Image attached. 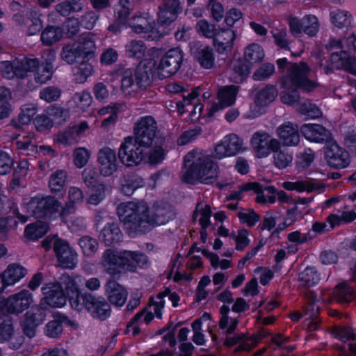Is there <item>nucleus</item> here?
<instances>
[{
	"instance_id": "obj_1",
	"label": "nucleus",
	"mask_w": 356,
	"mask_h": 356,
	"mask_svg": "<svg viewBox=\"0 0 356 356\" xmlns=\"http://www.w3.org/2000/svg\"><path fill=\"white\" fill-rule=\"evenodd\" d=\"M117 215L131 236L146 234L156 226L165 225L176 215L173 207L156 202L149 209L144 202H127L117 207Z\"/></svg>"
},
{
	"instance_id": "obj_2",
	"label": "nucleus",
	"mask_w": 356,
	"mask_h": 356,
	"mask_svg": "<svg viewBox=\"0 0 356 356\" xmlns=\"http://www.w3.org/2000/svg\"><path fill=\"white\" fill-rule=\"evenodd\" d=\"M37 58L27 57L15 58L12 60L0 62V74L8 79L14 78L23 79L28 76V73L37 70L34 78L38 83L42 84L49 81L54 73L53 65L46 61L40 66Z\"/></svg>"
},
{
	"instance_id": "obj_3",
	"label": "nucleus",
	"mask_w": 356,
	"mask_h": 356,
	"mask_svg": "<svg viewBox=\"0 0 356 356\" xmlns=\"http://www.w3.org/2000/svg\"><path fill=\"white\" fill-rule=\"evenodd\" d=\"M186 170L181 179L188 184L197 181L204 184L215 182L218 177V165L208 156L198 152H188L184 156Z\"/></svg>"
},
{
	"instance_id": "obj_4",
	"label": "nucleus",
	"mask_w": 356,
	"mask_h": 356,
	"mask_svg": "<svg viewBox=\"0 0 356 356\" xmlns=\"http://www.w3.org/2000/svg\"><path fill=\"white\" fill-rule=\"evenodd\" d=\"M119 71L122 76L121 90L125 94L131 95L138 89H145L152 83V70L146 63H140L135 70L122 67Z\"/></svg>"
},
{
	"instance_id": "obj_5",
	"label": "nucleus",
	"mask_w": 356,
	"mask_h": 356,
	"mask_svg": "<svg viewBox=\"0 0 356 356\" xmlns=\"http://www.w3.org/2000/svg\"><path fill=\"white\" fill-rule=\"evenodd\" d=\"M311 68L305 62L291 63L286 74L280 78L281 87L291 88L297 87L302 90L310 92L316 88L317 84L309 79Z\"/></svg>"
},
{
	"instance_id": "obj_6",
	"label": "nucleus",
	"mask_w": 356,
	"mask_h": 356,
	"mask_svg": "<svg viewBox=\"0 0 356 356\" xmlns=\"http://www.w3.org/2000/svg\"><path fill=\"white\" fill-rule=\"evenodd\" d=\"M149 147L136 142L132 136L124 138L118 150V157L127 166L137 165L146 159Z\"/></svg>"
},
{
	"instance_id": "obj_7",
	"label": "nucleus",
	"mask_w": 356,
	"mask_h": 356,
	"mask_svg": "<svg viewBox=\"0 0 356 356\" xmlns=\"http://www.w3.org/2000/svg\"><path fill=\"white\" fill-rule=\"evenodd\" d=\"M61 209V202L54 196L38 195L28 203V210L37 219H48Z\"/></svg>"
},
{
	"instance_id": "obj_8",
	"label": "nucleus",
	"mask_w": 356,
	"mask_h": 356,
	"mask_svg": "<svg viewBox=\"0 0 356 356\" xmlns=\"http://www.w3.org/2000/svg\"><path fill=\"white\" fill-rule=\"evenodd\" d=\"M184 60V53L179 48L168 50L161 58L158 67V75L161 79L170 77L180 69Z\"/></svg>"
},
{
	"instance_id": "obj_9",
	"label": "nucleus",
	"mask_w": 356,
	"mask_h": 356,
	"mask_svg": "<svg viewBox=\"0 0 356 356\" xmlns=\"http://www.w3.org/2000/svg\"><path fill=\"white\" fill-rule=\"evenodd\" d=\"M157 133L156 122L153 117L145 116L140 118L134 126V138L136 142L149 147Z\"/></svg>"
},
{
	"instance_id": "obj_10",
	"label": "nucleus",
	"mask_w": 356,
	"mask_h": 356,
	"mask_svg": "<svg viewBox=\"0 0 356 356\" xmlns=\"http://www.w3.org/2000/svg\"><path fill=\"white\" fill-rule=\"evenodd\" d=\"M127 250L115 252L111 249L106 250L102 257L101 264L105 271L111 275H119L120 269L127 270Z\"/></svg>"
},
{
	"instance_id": "obj_11",
	"label": "nucleus",
	"mask_w": 356,
	"mask_h": 356,
	"mask_svg": "<svg viewBox=\"0 0 356 356\" xmlns=\"http://www.w3.org/2000/svg\"><path fill=\"white\" fill-rule=\"evenodd\" d=\"M251 145L257 156L263 158L269 155L271 151L279 149L280 143L266 131H257L252 135Z\"/></svg>"
},
{
	"instance_id": "obj_12",
	"label": "nucleus",
	"mask_w": 356,
	"mask_h": 356,
	"mask_svg": "<svg viewBox=\"0 0 356 356\" xmlns=\"http://www.w3.org/2000/svg\"><path fill=\"white\" fill-rule=\"evenodd\" d=\"M182 12L179 0H163L158 7L157 23L161 26H168L176 21Z\"/></svg>"
},
{
	"instance_id": "obj_13",
	"label": "nucleus",
	"mask_w": 356,
	"mask_h": 356,
	"mask_svg": "<svg viewBox=\"0 0 356 356\" xmlns=\"http://www.w3.org/2000/svg\"><path fill=\"white\" fill-rule=\"evenodd\" d=\"M45 319L44 309L40 305L33 307L28 311L22 321L21 327L24 334L31 339L35 336L37 327Z\"/></svg>"
},
{
	"instance_id": "obj_14",
	"label": "nucleus",
	"mask_w": 356,
	"mask_h": 356,
	"mask_svg": "<svg viewBox=\"0 0 356 356\" xmlns=\"http://www.w3.org/2000/svg\"><path fill=\"white\" fill-rule=\"evenodd\" d=\"M225 336V340L224 345L227 347H232L238 345L234 349V353H238L241 351H249L252 348L255 347L258 343V341L264 338L265 334H259L257 336L248 337L243 333H234L229 334H224Z\"/></svg>"
},
{
	"instance_id": "obj_15",
	"label": "nucleus",
	"mask_w": 356,
	"mask_h": 356,
	"mask_svg": "<svg viewBox=\"0 0 356 356\" xmlns=\"http://www.w3.org/2000/svg\"><path fill=\"white\" fill-rule=\"evenodd\" d=\"M54 252L58 265L63 268L74 269L78 263L77 254L64 240L55 241Z\"/></svg>"
},
{
	"instance_id": "obj_16",
	"label": "nucleus",
	"mask_w": 356,
	"mask_h": 356,
	"mask_svg": "<svg viewBox=\"0 0 356 356\" xmlns=\"http://www.w3.org/2000/svg\"><path fill=\"white\" fill-rule=\"evenodd\" d=\"M40 15L37 10L29 9L26 13L14 15L13 19L19 26L26 27L29 35H33L39 33L42 28Z\"/></svg>"
},
{
	"instance_id": "obj_17",
	"label": "nucleus",
	"mask_w": 356,
	"mask_h": 356,
	"mask_svg": "<svg viewBox=\"0 0 356 356\" xmlns=\"http://www.w3.org/2000/svg\"><path fill=\"white\" fill-rule=\"evenodd\" d=\"M243 150V140L234 134L226 136L215 147L216 156L219 159L236 155Z\"/></svg>"
},
{
	"instance_id": "obj_18",
	"label": "nucleus",
	"mask_w": 356,
	"mask_h": 356,
	"mask_svg": "<svg viewBox=\"0 0 356 356\" xmlns=\"http://www.w3.org/2000/svg\"><path fill=\"white\" fill-rule=\"evenodd\" d=\"M33 302L32 293L29 290L24 289L10 296L6 302V306L10 313L20 314L27 309Z\"/></svg>"
},
{
	"instance_id": "obj_19",
	"label": "nucleus",
	"mask_w": 356,
	"mask_h": 356,
	"mask_svg": "<svg viewBox=\"0 0 356 356\" xmlns=\"http://www.w3.org/2000/svg\"><path fill=\"white\" fill-rule=\"evenodd\" d=\"M237 92L238 88L234 85L220 88L217 93L218 102L211 106L208 115L211 117L217 111L232 106L235 103Z\"/></svg>"
},
{
	"instance_id": "obj_20",
	"label": "nucleus",
	"mask_w": 356,
	"mask_h": 356,
	"mask_svg": "<svg viewBox=\"0 0 356 356\" xmlns=\"http://www.w3.org/2000/svg\"><path fill=\"white\" fill-rule=\"evenodd\" d=\"M128 24L136 33H147V39L150 40H159L166 34L164 31H159L152 25L146 17L142 16L132 17L128 22Z\"/></svg>"
},
{
	"instance_id": "obj_21",
	"label": "nucleus",
	"mask_w": 356,
	"mask_h": 356,
	"mask_svg": "<svg viewBox=\"0 0 356 356\" xmlns=\"http://www.w3.org/2000/svg\"><path fill=\"white\" fill-rule=\"evenodd\" d=\"M97 161L100 173L104 176H111L118 169L116 153L108 147H102L99 150Z\"/></svg>"
},
{
	"instance_id": "obj_22",
	"label": "nucleus",
	"mask_w": 356,
	"mask_h": 356,
	"mask_svg": "<svg viewBox=\"0 0 356 356\" xmlns=\"http://www.w3.org/2000/svg\"><path fill=\"white\" fill-rule=\"evenodd\" d=\"M325 156L328 165L334 168H345L350 164L349 153L333 143L326 148Z\"/></svg>"
},
{
	"instance_id": "obj_23",
	"label": "nucleus",
	"mask_w": 356,
	"mask_h": 356,
	"mask_svg": "<svg viewBox=\"0 0 356 356\" xmlns=\"http://www.w3.org/2000/svg\"><path fill=\"white\" fill-rule=\"evenodd\" d=\"M236 39L235 32L230 29H219L213 39V44L217 52L227 54L231 52Z\"/></svg>"
},
{
	"instance_id": "obj_24",
	"label": "nucleus",
	"mask_w": 356,
	"mask_h": 356,
	"mask_svg": "<svg viewBox=\"0 0 356 356\" xmlns=\"http://www.w3.org/2000/svg\"><path fill=\"white\" fill-rule=\"evenodd\" d=\"M88 129L87 122H81L79 125L68 127L65 131L56 135L55 141L65 146L76 144L81 135Z\"/></svg>"
},
{
	"instance_id": "obj_25",
	"label": "nucleus",
	"mask_w": 356,
	"mask_h": 356,
	"mask_svg": "<svg viewBox=\"0 0 356 356\" xmlns=\"http://www.w3.org/2000/svg\"><path fill=\"white\" fill-rule=\"evenodd\" d=\"M47 303L54 307H60L65 304L66 298L58 283H48L42 288Z\"/></svg>"
},
{
	"instance_id": "obj_26",
	"label": "nucleus",
	"mask_w": 356,
	"mask_h": 356,
	"mask_svg": "<svg viewBox=\"0 0 356 356\" xmlns=\"http://www.w3.org/2000/svg\"><path fill=\"white\" fill-rule=\"evenodd\" d=\"M277 132L285 146H296L300 142V134L296 124L285 122L277 129Z\"/></svg>"
},
{
	"instance_id": "obj_27",
	"label": "nucleus",
	"mask_w": 356,
	"mask_h": 356,
	"mask_svg": "<svg viewBox=\"0 0 356 356\" xmlns=\"http://www.w3.org/2000/svg\"><path fill=\"white\" fill-rule=\"evenodd\" d=\"M106 293L109 302L117 307L122 306L127 298V291L113 279H109L106 284Z\"/></svg>"
},
{
	"instance_id": "obj_28",
	"label": "nucleus",
	"mask_w": 356,
	"mask_h": 356,
	"mask_svg": "<svg viewBox=\"0 0 356 356\" xmlns=\"http://www.w3.org/2000/svg\"><path fill=\"white\" fill-rule=\"evenodd\" d=\"M300 131L307 140L320 143L327 141L330 136L328 130L317 124H305L300 127Z\"/></svg>"
},
{
	"instance_id": "obj_29",
	"label": "nucleus",
	"mask_w": 356,
	"mask_h": 356,
	"mask_svg": "<svg viewBox=\"0 0 356 356\" xmlns=\"http://www.w3.org/2000/svg\"><path fill=\"white\" fill-rule=\"evenodd\" d=\"M165 88L170 93H182L183 100L179 101L177 103L178 111L181 113L185 111V105H190L191 101L199 95L197 89H193L191 92H189L181 85L175 82L167 84Z\"/></svg>"
},
{
	"instance_id": "obj_30",
	"label": "nucleus",
	"mask_w": 356,
	"mask_h": 356,
	"mask_svg": "<svg viewBox=\"0 0 356 356\" xmlns=\"http://www.w3.org/2000/svg\"><path fill=\"white\" fill-rule=\"evenodd\" d=\"M191 51L195 58L202 67L206 69L213 67L214 64V55L211 47L195 44L191 49Z\"/></svg>"
},
{
	"instance_id": "obj_31",
	"label": "nucleus",
	"mask_w": 356,
	"mask_h": 356,
	"mask_svg": "<svg viewBox=\"0 0 356 356\" xmlns=\"http://www.w3.org/2000/svg\"><path fill=\"white\" fill-rule=\"evenodd\" d=\"M99 238L107 246L114 245L122 241V233L117 224H108L101 231Z\"/></svg>"
},
{
	"instance_id": "obj_32",
	"label": "nucleus",
	"mask_w": 356,
	"mask_h": 356,
	"mask_svg": "<svg viewBox=\"0 0 356 356\" xmlns=\"http://www.w3.org/2000/svg\"><path fill=\"white\" fill-rule=\"evenodd\" d=\"M88 311L94 318L101 321L106 319L111 314L109 304L103 298H96L93 296Z\"/></svg>"
},
{
	"instance_id": "obj_33",
	"label": "nucleus",
	"mask_w": 356,
	"mask_h": 356,
	"mask_svg": "<svg viewBox=\"0 0 356 356\" xmlns=\"http://www.w3.org/2000/svg\"><path fill=\"white\" fill-rule=\"evenodd\" d=\"M145 186L144 179L136 175H127L120 179V190L125 195H131L136 190Z\"/></svg>"
},
{
	"instance_id": "obj_34",
	"label": "nucleus",
	"mask_w": 356,
	"mask_h": 356,
	"mask_svg": "<svg viewBox=\"0 0 356 356\" xmlns=\"http://www.w3.org/2000/svg\"><path fill=\"white\" fill-rule=\"evenodd\" d=\"M229 306L225 305L220 309L221 316L219 321V327L222 330L223 334L234 333L238 324L237 318L229 316Z\"/></svg>"
},
{
	"instance_id": "obj_35",
	"label": "nucleus",
	"mask_w": 356,
	"mask_h": 356,
	"mask_svg": "<svg viewBox=\"0 0 356 356\" xmlns=\"http://www.w3.org/2000/svg\"><path fill=\"white\" fill-rule=\"evenodd\" d=\"M67 174L63 170H57L53 172L49 179V187L51 193L63 195V191L66 184Z\"/></svg>"
},
{
	"instance_id": "obj_36",
	"label": "nucleus",
	"mask_w": 356,
	"mask_h": 356,
	"mask_svg": "<svg viewBox=\"0 0 356 356\" xmlns=\"http://www.w3.org/2000/svg\"><path fill=\"white\" fill-rule=\"evenodd\" d=\"M355 293L352 286L346 282H342L335 286L333 291L334 300L341 304H347L355 298Z\"/></svg>"
},
{
	"instance_id": "obj_37",
	"label": "nucleus",
	"mask_w": 356,
	"mask_h": 356,
	"mask_svg": "<svg viewBox=\"0 0 356 356\" xmlns=\"http://www.w3.org/2000/svg\"><path fill=\"white\" fill-rule=\"evenodd\" d=\"M27 273V270L17 264H10L3 273L6 284L13 285L23 278Z\"/></svg>"
},
{
	"instance_id": "obj_38",
	"label": "nucleus",
	"mask_w": 356,
	"mask_h": 356,
	"mask_svg": "<svg viewBox=\"0 0 356 356\" xmlns=\"http://www.w3.org/2000/svg\"><path fill=\"white\" fill-rule=\"evenodd\" d=\"M63 35L62 28L49 25L42 31L41 42L45 46H51L60 41Z\"/></svg>"
},
{
	"instance_id": "obj_39",
	"label": "nucleus",
	"mask_w": 356,
	"mask_h": 356,
	"mask_svg": "<svg viewBox=\"0 0 356 356\" xmlns=\"http://www.w3.org/2000/svg\"><path fill=\"white\" fill-rule=\"evenodd\" d=\"M277 96V90L273 85H266L255 95L254 102L260 106H266L273 102Z\"/></svg>"
},
{
	"instance_id": "obj_40",
	"label": "nucleus",
	"mask_w": 356,
	"mask_h": 356,
	"mask_svg": "<svg viewBox=\"0 0 356 356\" xmlns=\"http://www.w3.org/2000/svg\"><path fill=\"white\" fill-rule=\"evenodd\" d=\"M83 3L81 0H65L55 6L56 11L62 16L82 10Z\"/></svg>"
},
{
	"instance_id": "obj_41",
	"label": "nucleus",
	"mask_w": 356,
	"mask_h": 356,
	"mask_svg": "<svg viewBox=\"0 0 356 356\" xmlns=\"http://www.w3.org/2000/svg\"><path fill=\"white\" fill-rule=\"evenodd\" d=\"M129 255L127 257V271L136 272L138 265L140 268H145L148 265L147 257L140 252L127 250Z\"/></svg>"
},
{
	"instance_id": "obj_42",
	"label": "nucleus",
	"mask_w": 356,
	"mask_h": 356,
	"mask_svg": "<svg viewBox=\"0 0 356 356\" xmlns=\"http://www.w3.org/2000/svg\"><path fill=\"white\" fill-rule=\"evenodd\" d=\"M13 212V214L23 223L28 220L27 216L19 213L15 203L7 196L0 193V215Z\"/></svg>"
},
{
	"instance_id": "obj_43",
	"label": "nucleus",
	"mask_w": 356,
	"mask_h": 356,
	"mask_svg": "<svg viewBox=\"0 0 356 356\" xmlns=\"http://www.w3.org/2000/svg\"><path fill=\"white\" fill-rule=\"evenodd\" d=\"M146 50L147 47L142 40H132L125 46L127 56L137 60H140L145 56Z\"/></svg>"
},
{
	"instance_id": "obj_44",
	"label": "nucleus",
	"mask_w": 356,
	"mask_h": 356,
	"mask_svg": "<svg viewBox=\"0 0 356 356\" xmlns=\"http://www.w3.org/2000/svg\"><path fill=\"white\" fill-rule=\"evenodd\" d=\"M283 186L289 191L296 190L298 192L307 191L309 193L318 191L323 188V185L316 184L311 180L298 181L296 182H284Z\"/></svg>"
},
{
	"instance_id": "obj_45",
	"label": "nucleus",
	"mask_w": 356,
	"mask_h": 356,
	"mask_svg": "<svg viewBox=\"0 0 356 356\" xmlns=\"http://www.w3.org/2000/svg\"><path fill=\"white\" fill-rule=\"evenodd\" d=\"M265 54L263 48L257 43H252L245 49V59L247 62L251 64L261 62Z\"/></svg>"
},
{
	"instance_id": "obj_46",
	"label": "nucleus",
	"mask_w": 356,
	"mask_h": 356,
	"mask_svg": "<svg viewBox=\"0 0 356 356\" xmlns=\"http://www.w3.org/2000/svg\"><path fill=\"white\" fill-rule=\"evenodd\" d=\"M70 302L72 309L81 311L86 308L88 310L90 302L92 300L90 293H82L80 291L69 296Z\"/></svg>"
},
{
	"instance_id": "obj_47",
	"label": "nucleus",
	"mask_w": 356,
	"mask_h": 356,
	"mask_svg": "<svg viewBox=\"0 0 356 356\" xmlns=\"http://www.w3.org/2000/svg\"><path fill=\"white\" fill-rule=\"evenodd\" d=\"M93 65L89 60H83L74 68V80L78 83H84L93 73Z\"/></svg>"
},
{
	"instance_id": "obj_48",
	"label": "nucleus",
	"mask_w": 356,
	"mask_h": 356,
	"mask_svg": "<svg viewBox=\"0 0 356 356\" xmlns=\"http://www.w3.org/2000/svg\"><path fill=\"white\" fill-rule=\"evenodd\" d=\"M78 48H80L82 54L90 56L93 54L96 48L95 35L92 33L82 34L79 40Z\"/></svg>"
},
{
	"instance_id": "obj_49",
	"label": "nucleus",
	"mask_w": 356,
	"mask_h": 356,
	"mask_svg": "<svg viewBox=\"0 0 356 356\" xmlns=\"http://www.w3.org/2000/svg\"><path fill=\"white\" fill-rule=\"evenodd\" d=\"M319 277L314 268L307 267L299 273L298 281L300 285L309 288L318 283Z\"/></svg>"
},
{
	"instance_id": "obj_50",
	"label": "nucleus",
	"mask_w": 356,
	"mask_h": 356,
	"mask_svg": "<svg viewBox=\"0 0 356 356\" xmlns=\"http://www.w3.org/2000/svg\"><path fill=\"white\" fill-rule=\"evenodd\" d=\"M111 187L103 183H99L95 190V193H92L86 200V204L89 208L98 205L106 196V192L110 191Z\"/></svg>"
},
{
	"instance_id": "obj_51",
	"label": "nucleus",
	"mask_w": 356,
	"mask_h": 356,
	"mask_svg": "<svg viewBox=\"0 0 356 356\" xmlns=\"http://www.w3.org/2000/svg\"><path fill=\"white\" fill-rule=\"evenodd\" d=\"M48 230V225L44 222L28 225L25 229V235L28 238L37 240L42 237Z\"/></svg>"
},
{
	"instance_id": "obj_52",
	"label": "nucleus",
	"mask_w": 356,
	"mask_h": 356,
	"mask_svg": "<svg viewBox=\"0 0 356 356\" xmlns=\"http://www.w3.org/2000/svg\"><path fill=\"white\" fill-rule=\"evenodd\" d=\"M13 333V327L10 317L0 313V342L8 341Z\"/></svg>"
},
{
	"instance_id": "obj_53",
	"label": "nucleus",
	"mask_w": 356,
	"mask_h": 356,
	"mask_svg": "<svg viewBox=\"0 0 356 356\" xmlns=\"http://www.w3.org/2000/svg\"><path fill=\"white\" fill-rule=\"evenodd\" d=\"M82 54L80 48L74 44L65 45L60 53L61 58L68 64H73L76 62L77 59L81 58Z\"/></svg>"
},
{
	"instance_id": "obj_54",
	"label": "nucleus",
	"mask_w": 356,
	"mask_h": 356,
	"mask_svg": "<svg viewBox=\"0 0 356 356\" xmlns=\"http://www.w3.org/2000/svg\"><path fill=\"white\" fill-rule=\"evenodd\" d=\"M79 245L85 256L92 257L97 252L99 244L96 239L84 236L79 238Z\"/></svg>"
},
{
	"instance_id": "obj_55",
	"label": "nucleus",
	"mask_w": 356,
	"mask_h": 356,
	"mask_svg": "<svg viewBox=\"0 0 356 356\" xmlns=\"http://www.w3.org/2000/svg\"><path fill=\"white\" fill-rule=\"evenodd\" d=\"M332 22L339 28L348 27L352 20L351 15L346 10H337L330 13Z\"/></svg>"
},
{
	"instance_id": "obj_56",
	"label": "nucleus",
	"mask_w": 356,
	"mask_h": 356,
	"mask_svg": "<svg viewBox=\"0 0 356 356\" xmlns=\"http://www.w3.org/2000/svg\"><path fill=\"white\" fill-rule=\"evenodd\" d=\"M318 18L313 15H308L303 17V33L309 37L315 36L319 31Z\"/></svg>"
},
{
	"instance_id": "obj_57",
	"label": "nucleus",
	"mask_w": 356,
	"mask_h": 356,
	"mask_svg": "<svg viewBox=\"0 0 356 356\" xmlns=\"http://www.w3.org/2000/svg\"><path fill=\"white\" fill-rule=\"evenodd\" d=\"M298 111L301 114L305 115L310 118H318L323 114L318 106L310 100H306L301 103Z\"/></svg>"
},
{
	"instance_id": "obj_58",
	"label": "nucleus",
	"mask_w": 356,
	"mask_h": 356,
	"mask_svg": "<svg viewBox=\"0 0 356 356\" xmlns=\"http://www.w3.org/2000/svg\"><path fill=\"white\" fill-rule=\"evenodd\" d=\"M274 163L279 168H285L291 163L293 156L287 151L281 149L280 147L276 150H273Z\"/></svg>"
},
{
	"instance_id": "obj_59",
	"label": "nucleus",
	"mask_w": 356,
	"mask_h": 356,
	"mask_svg": "<svg viewBox=\"0 0 356 356\" xmlns=\"http://www.w3.org/2000/svg\"><path fill=\"white\" fill-rule=\"evenodd\" d=\"M58 284L63 291H65L68 296L79 291V286L75 280L67 274H63Z\"/></svg>"
},
{
	"instance_id": "obj_60",
	"label": "nucleus",
	"mask_w": 356,
	"mask_h": 356,
	"mask_svg": "<svg viewBox=\"0 0 356 356\" xmlns=\"http://www.w3.org/2000/svg\"><path fill=\"white\" fill-rule=\"evenodd\" d=\"M275 68L273 64L264 63L254 72L252 79L258 81H265L275 73Z\"/></svg>"
},
{
	"instance_id": "obj_61",
	"label": "nucleus",
	"mask_w": 356,
	"mask_h": 356,
	"mask_svg": "<svg viewBox=\"0 0 356 356\" xmlns=\"http://www.w3.org/2000/svg\"><path fill=\"white\" fill-rule=\"evenodd\" d=\"M196 31L207 38H213L219 29L215 28V26L209 23L207 20H200L195 26Z\"/></svg>"
},
{
	"instance_id": "obj_62",
	"label": "nucleus",
	"mask_w": 356,
	"mask_h": 356,
	"mask_svg": "<svg viewBox=\"0 0 356 356\" xmlns=\"http://www.w3.org/2000/svg\"><path fill=\"white\" fill-rule=\"evenodd\" d=\"M315 154L310 148L306 149L304 152L298 156L296 166L299 170L307 169L314 161Z\"/></svg>"
},
{
	"instance_id": "obj_63",
	"label": "nucleus",
	"mask_w": 356,
	"mask_h": 356,
	"mask_svg": "<svg viewBox=\"0 0 356 356\" xmlns=\"http://www.w3.org/2000/svg\"><path fill=\"white\" fill-rule=\"evenodd\" d=\"M297 87H292L291 88H284L285 90L282 91L280 95L282 102L284 104L294 105L300 100V94Z\"/></svg>"
},
{
	"instance_id": "obj_64",
	"label": "nucleus",
	"mask_w": 356,
	"mask_h": 356,
	"mask_svg": "<svg viewBox=\"0 0 356 356\" xmlns=\"http://www.w3.org/2000/svg\"><path fill=\"white\" fill-rule=\"evenodd\" d=\"M335 337L343 341H356V330L350 327L342 326L334 330Z\"/></svg>"
}]
</instances>
